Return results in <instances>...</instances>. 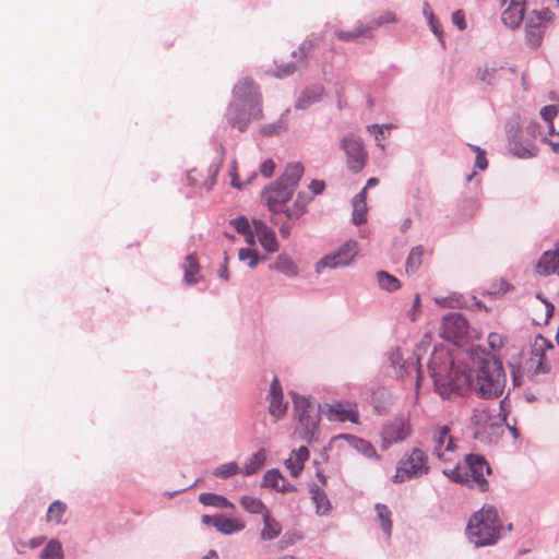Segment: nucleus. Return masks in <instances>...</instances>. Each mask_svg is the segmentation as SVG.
<instances>
[{"instance_id":"20","label":"nucleus","mask_w":559,"mask_h":559,"mask_svg":"<svg viewBox=\"0 0 559 559\" xmlns=\"http://www.w3.org/2000/svg\"><path fill=\"white\" fill-rule=\"evenodd\" d=\"M254 233L258 236L260 245L267 252H276L278 250V242L275 233L262 221H253Z\"/></svg>"},{"instance_id":"38","label":"nucleus","mask_w":559,"mask_h":559,"mask_svg":"<svg viewBox=\"0 0 559 559\" xmlns=\"http://www.w3.org/2000/svg\"><path fill=\"white\" fill-rule=\"evenodd\" d=\"M423 255L424 248L421 246H417L412 249L406 260V273H414L419 269L423 262Z\"/></svg>"},{"instance_id":"46","label":"nucleus","mask_w":559,"mask_h":559,"mask_svg":"<svg viewBox=\"0 0 559 559\" xmlns=\"http://www.w3.org/2000/svg\"><path fill=\"white\" fill-rule=\"evenodd\" d=\"M497 71H498V69L493 66H491V67L485 66L484 68H480L478 70V78L481 82L490 85L496 80Z\"/></svg>"},{"instance_id":"47","label":"nucleus","mask_w":559,"mask_h":559,"mask_svg":"<svg viewBox=\"0 0 559 559\" xmlns=\"http://www.w3.org/2000/svg\"><path fill=\"white\" fill-rule=\"evenodd\" d=\"M281 480H283L281 473L276 469H270L264 474L263 486L277 488Z\"/></svg>"},{"instance_id":"11","label":"nucleus","mask_w":559,"mask_h":559,"mask_svg":"<svg viewBox=\"0 0 559 559\" xmlns=\"http://www.w3.org/2000/svg\"><path fill=\"white\" fill-rule=\"evenodd\" d=\"M469 325L461 313L447 314L442 320L440 335L448 341L457 343L469 337Z\"/></svg>"},{"instance_id":"16","label":"nucleus","mask_w":559,"mask_h":559,"mask_svg":"<svg viewBox=\"0 0 559 559\" xmlns=\"http://www.w3.org/2000/svg\"><path fill=\"white\" fill-rule=\"evenodd\" d=\"M267 399L270 401V415L276 419L283 417L286 414L288 403L284 401L283 390L277 377H274L271 382Z\"/></svg>"},{"instance_id":"58","label":"nucleus","mask_w":559,"mask_h":559,"mask_svg":"<svg viewBox=\"0 0 559 559\" xmlns=\"http://www.w3.org/2000/svg\"><path fill=\"white\" fill-rule=\"evenodd\" d=\"M325 188V183L321 180H312L310 183V189L313 195L320 194Z\"/></svg>"},{"instance_id":"48","label":"nucleus","mask_w":559,"mask_h":559,"mask_svg":"<svg viewBox=\"0 0 559 559\" xmlns=\"http://www.w3.org/2000/svg\"><path fill=\"white\" fill-rule=\"evenodd\" d=\"M238 258L241 261L248 262L249 267L253 269L258 264V254L251 249H240Z\"/></svg>"},{"instance_id":"54","label":"nucleus","mask_w":559,"mask_h":559,"mask_svg":"<svg viewBox=\"0 0 559 559\" xmlns=\"http://www.w3.org/2000/svg\"><path fill=\"white\" fill-rule=\"evenodd\" d=\"M452 22L461 31L466 28L465 14L461 10H457V11L453 12V14H452Z\"/></svg>"},{"instance_id":"40","label":"nucleus","mask_w":559,"mask_h":559,"mask_svg":"<svg viewBox=\"0 0 559 559\" xmlns=\"http://www.w3.org/2000/svg\"><path fill=\"white\" fill-rule=\"evenodd\" d=\"M63 557L61 543L57 539H51L40 552L41 559H63Z\"/></svg>"},{"instance_id":"33","label":"nucleus","mask_w":559,"mask_h":559,"mask_svg":"<svg viewBox=\"0 0 559 559\" xmlns=\"http://www.w3.org/2000/svg\"><path fill=\"white\" fill-rule=\"evenodd\" d=\"M311 492V499L313 503L316 504L317 513L319 515H324L330 511L331 503L323 490H321L319 487H313L310 490Z\"/></svg>"},{"instance_id":"35","label":"nucleus","mask_w":559,"mask_h":559,"mask_svg":"<svg viewBox=\"0 0 559 559\" xmlns=\"http://www.w3.org/2000/svg\"><path fill=\"white\" fill-rule=\"evenodd\" d=\"M66 511L67 504L60 500H56L49 506L47 510L46 521L49 523L60 524Z\"/></svg>"},{"instance_id":"61","label":"nucleus","mask_w":559,"mask_h":559,"mask_svg":"<svg viewBox=\"0 0 559 559\" xmlns=\"http://www.w3.org/2000/svg\"><path fill=\"white\" fill-rule=\"evenodd\" d=\"M201 522L202 524L204 525H213L215 527V522H216V515L214 516H211V515H203L201 518Z\"/></svg>"},{"instance_id":"45","label":"nucleus","mask_w":559,"mask_h":559,"mask_svg":"<svg viewBox=\"0 0 559 559\" xmlns=\"http://www.w3.org/2000/svg\"><path fill=\"white\" fill-rule=\"evenodd\" d=\"M296 71L295 62L286 63L284 66H278L274 70H267L266 73L269 75L282 79L293 74Z\"/></svg>"},{"instance_id":"31","label":"nucleus","mask_w":559,"mask_h":559,"mask_svg":"<svg viewBox=\"0 0 559 559\" xmlns=\"http://www.w3.org/2000/svg\"><path fill=\"white\" fill-rule=\"evenodd\" d=\"M241 507L249 513L260 514L262 518L270 513L266 506L258 498L245 496L240 499Z\"/></svg>"},{"instance_id":"1","label":"nucleus","mask_w":559,"mask_h":559,"mask_svg":"<svg viewBox=\"0 0 559 559\" xmlns=\"http://www.w3.org/2000/svg\"><path fill=\"white\" fill-rule=\"evenodd\" d=\"M472 367L461 370L450 354L435 350L429 361L430 374L442 396L453 391H475L483 399H495L502 394L506 374L502 362L486 352L471 354Z\"/></svg>"},{"instance_id":"43","label":"nucleus","mask_w":559,"mask_h":559,"mask_svg":"<svg viewBox=\"0 0 559 559\" xmlns=\"http://www.w3.org/2000/svg\"><path fill=\"white\" fill-rule=\"evenodd\" d=\"M240 472L241 469L239 468L237 463L228 462L218 466L213 474L219 478H228Z\"/></svg>"},{"instance_id":"14","label":"nucleus","mask_w":559,"mask_h":559,"mask_svg":"<svg viewBox=\"0 0 559 559\" xmlns=\"http://www.w3.org/2000/svg\"><path fill=\"white\" fill-rule=\"evenodd\" d=\"M219 171V163H213L210 166H199L190 169L187 174V179L191 187L202 191L210 190L215 181Z\"/></svg>"},{"instance_id":"32","label":"nucleus","mask_w":559,"mask_h":559,"mask_svg":"<svg viewBox=\"0 0 559 559\" xmlns=\"http://www.w3.org/2000/svg\"><path fill=\"white\" fill-rule=\"evenodd\" d=\"M377 521L380 523L382 531L386 536H391L392 533V521H391V511L390 509L382 503H377L374 506Z\"/></svg>"},{"instance_id":"7","label":"nucleus","mask_w":559,"mask_h":559,"mask_svg":"<svg viewBox=\"0 0 559 559\" xmlns=\"http://www.w3.org/2000/svg\"><path fill=\"white\" fill-rule=\"evenodd\" d=\"M231 108L238 115V105L252 106L251 115L263 116L262 96L258 85L251 79L239 80L233 90Z\"/></svg>"},{"instance_id":"36","label":"nucleus","mask_w":559,"mask_h":559,"mask_svg":"<svg viewBox=\"0 0 559 559\" xmlns=\"http://www.w3.org/2000/svg\"><path fill=\"white\" fill-rule=\"evenodd\" d=\"M307 201L298 194L292 207L285 210V217L287 223L299 219L306 213Z\"/></svg>"},{"instance_id":"39","label":"nucleus","mask_w":559,"mask_h":559,"mask_svg":"<svg viewBox=\"0 0 559 559\" xmlns=\"http://www.w3.org/2000/svg\"><path fill=\"white\" fill-rule=\"evenodd\" d=\"M554 17V13L548 9L534 10L527 19L528 24H535L543 28Z\"/></svg>"},{"instance_id":"55","label":"nucleus","mask_w":559,"mask_h":559,"mask_svg":"<svg viewBox=\"0 0 559 559\" xmlns=\"http://www.w3.org/2000/svg\"><path fill=\"white\" fill-rule=\"evenodd\" d=\"M395 22V14L393 12H385L384 14L380 15L377 19L371 20L368 22L369 24L379 23V27L385 23Z\"/></svg>"},{"instance_id":"27","label":"nucleus","mask_w":559,"mask_h":559,"mask_svg":"<svg viewBox=\"0 0 559 559\" xmlns=\"http://www.w3.org/2000/svg\"><path fill=\"white\" fill-rule=\"evenodd\" d=\"M270 269L278 271L289 277L296 276L298 274L297 265L286 254H280L276 260L270 264Z\"/></svg>"},{"instance_id":"53","label":"nucleus","mask_w":559,"mask_h":559,"mask_svg":"<svg viewBox=\"0 0 559 559\" xmlns=\"http://www.w3.org/2000/svg\"><path fill=\"white\" fill-rule=\"evenodd\" d=\"M472 147L477 153L476 159H475V166L481 170H485L488 166V162L485 156V152L481 151L479 147H476V146H472Z\"/></svg>"},{"instance_id":"28","label":"nucleus","mask_w":559,"mask_h":559,"mask_svg":"<svg viewBox=\"0 0 559 559\" xmlns=\"http://www.w3.org/2000/svg\"><path fill=\"white\" fill-rule=\"evenodd\" d=\"M263 528L261 531V538L264 540H273L280 536L282 532L281 524L267 513L263 518Z\"/></svg>"},{"instance_id":"24","label":"nucleus","mask_w":559,"mask_h":559,"mask_svg":"<svg viewBox=\"0 0 559 559\" xmlns=\"http://www.w3.org/2000/svg\"><path fill=\"white\" fill-rule=\"evenodd\" d=\"M366 199V188L353 199V222L356 225H361L367 221L368 206Z\"/></svg>"},{"instance_id":"17","label":"nucleus","mask_w":559,"mask_h":559,"mask_svg":"<svg viewBox=\"0 0 559 559\" xmlns=\"http://www.w3.org/2000/svg\"><path fill=\"white\" fill-rule=\"evenodd\" d=\"M238 115L234 114L230 103L227 109L226 117L229 126L234 129H237L240 132H243L251 121L260 120L263 117L251 115L252 106L238 105Z\"/></svg>"},{"instance_id":"15","label":"nucleus","mask_w":559,"mask_h":559,"mask_svg":"<svg viewBox=\"0 0 559 559\" xmlns=\"http://www.w3.org/2000/svg\"><path fill=\"white\" fill-rule=\"evenodd\" d=\"M325 416L330 421L353 424L359 423V414L355 405L348 402H334L325 405Z\"/></svg>"},{"instance_id":"52","label":"nucleus","mask_w":559,"mask_h":559,"mask_svg":"<svg viewBox=\"0 0 559 559\" xmlns=\"http://www.w3.org/2000/svg\"><path fill=\"white\" fill-rule=\"evenodd\" d=\"M275 168H276V165H275L274 160L269 158V159H265L260 165V173L265 178H270L274 174Z\"/></svg>"},{"instance_id":"59","label":"nucleus","mask_w":559,"mask_h":559,"mask_svg":"<svg viewBox=\"0 0 559 559\" xmlns=\"http://www.w3.org/2000/svg\"><path fill=\"white\" fill-rule=\"evenodd\" d=\"M227 260H228V258H227V254L225 253V263L218 271V276L225 281L229 280V271L227 267Z\"/></svg>"},{"instance_id":"29","label":"nucleus","mask_w":559,"mask_h":559,"mask_svg":"<svg viewBox=\"0 0 559 559\" xmlns=\"http://www.w3.org/2000/svg\"><path fill=\"white\" fill-rule=\"evenodd\" d=\"M199 501L204 506H211L218 509H234L235 506L227 498L221 495L203 492L199 496Z\"/></svg>"},{"instance_id":"56","label":"nucleus","mask_w":559,"mask_h":559,"mask_svg":"<svg viewBox=\"0 0 559 559\" xmlns=\"http://www.w3.org/2000/svg\"><path fill=\"white\" fill-rule=\"evenodd\" d=\"M368 129H369L370 132L374 133V139L378 142V145L383 146L381 144V141L384 139L383 127H379L377 124H373V126L368 127Z\"/></svg>"},{"instance_id":"49","label":"nucleus","mask_w":559,"mask_h":559,"mask_svg":"<svg viewBox=\"0 0 559 559\" xmlns=\"http://www.w3.org/2000/svg\"><path fill=\"white\" fill-rule=\"evenodd\" d=\"M557 112H558V110H557L556 106H552V105L545 106L540 110V116L548 123L551 132H552V128H554L552 120L557 116Z\"/></svg>"},{"instance_id":"23","label":"nucleus","mask_w":559,"mask_h":559,"mask_svg":"<svg viewBox=\"0 0 559 559\" xmlns=\"http://www.w3.org/2000/svg\"><path fill=\"white\" fill-rule=\"evenodd\" d=\"M304 175V166L301 163H290L285 167L284 174L276 180L282 181L284 186L295 191L299 180Z\"/></svg>"},{"instance_id":"60","label":"nucleus","mask_w":559,"mask_h":559,"mask_svg":"<svg viewBox=\"0 0 559 559\" xmlns=\"http://www.w3.org/2000/svg\"><path fill=\"white\" fill-rule=\"evenodd\" d=\"M45 539H46V538H45V537H43V536H40V537H34V538H32V539H29V540H28L27 546H28L29 548H33V549H34V548H37V547L41 546V545L45 543Z\"/></svg>"},{"instance_id":"41","label":"nucleus","mask_w":559,"mask_h":559,"mask_svg":"<svg viewBox=\"0 0 559 559\" xmlns=\"http://www.w3.org/2000/svg\"><path fill=\"white\" fill-rule=\"evenodd\" d=\"M412 370L416 372V386L418 388L421 378V370L419 359L415 356H413L407 364L403 361L399 367V372L401 376L409 374Z\"/></svg>"},{"instance_id":"2","label":"nucleus","mask_w":559,"mask_h":559,"mask_svg":"<svg viewBox=\"0 0 559 559\" xmlns=\"http://www.w3.org/2000/svg\"><path fill=\"white\" fill-rule=\"evenodd\" d=\"M501 527L496 508L485 506L469 519L466 533L469 540L480 547L495 544Z\"/></svg>"},{"instance_id":"10","label":"nucleus","mask_w":559,"mask_h":559,"mask_svg":"<svg viewBox=\"0 0 559 559\" xmlns=\"http://www.w3.org/2000/svg\"><path fill=\"white\" fill-rule=\"evenodd\" d=\"M358 253L355 240H347L337 251L326 254L317 263V272L323 267L336 269L349 265Z\"/></svg>"},{"instance_id":"9","label":"nucleus","mask_w":559,"mask_h":559,"mask_svg":"<svg viewBox=\"0 0 559 559\" xmlns=\"http://www.w3.org/2000/svg\"><path fill=\"white\" fill-rule=\"evenodd\" d=\"M555 352L554 345L543 335L535 336L528 359L530 369L534 372H546L550 369V356Z\"/></svg>"},{"instance_id":"64","label":"nucleus","mask_w":559,"mask_h":559,"mask_svg":"<svg viewBox=\"0 0 559 559\" xmlns=\"http://www.w3.org/2000/svg\"><path fill=\"white\" fill-rule=\"evenodd\" d=\"M402 355L400 354V352H395L391 355V360H392V364L394 366H396L397 364H400V361L402 360Z\"/></svg>"},{"instance_id":"8","label":"nucleus","mask_w":559,"mask_h":559,"mask_svg":"<svg viewBox=\"0 0 559 559\" xmlns=\"http://www.w3.org/2000/svg\"><path fill=\"white\" fill-rule=\"evenodd\" d=\"M432 454L442 462H453L456 457L457 445L448 425L436 426L432 429Z\"/></svg>"},{"instance_id":"57","label":"nucleus","mask_w":559,"mask_h":559,"mask_svg":"<svg viewBox=\"0 0 559 559\" xmlns=\"http://www.w3.org/2000/svg\"><path fill=\"white\" fill-rule=\"evenodd\" d=\"M229 176L231 178V186L240 189L242 185L238 179L237 167L235 162L233 163L231 168L229 170Z\"/></svg>"},{"instance_id":"30","label":"nucleus","mask_w":559,"mask_h":559,"mask_svg":"<svg viewBox=\"0 0 559 559\" xmlns=\"http://www.w3.org/2000/svg\"><path fill=\"white\" fill-rule=\"evenodd\" d=\"M337 438H344L348 440L353 448L364 453L367 457H379L376 449L369 441L349 435H341Z\"/></svg>"},{"instance_id":"51","label":"nucleus","mask_w":559,"mask_h":559,"mask_svg":"<svg viewBox=\"0 0 559 559\" xmlns=\"http://www.w3.org/2000/svg\"><path fill=\"white\" fill-rule=\"evenodd\" d=\"M230 223L239 234L246 235L251 230L248 219L243 216L237 217Z\"/></svg>"},{"instance_id":"62","label":"nucleus","mask_w":559,"mask_h":559,"mask_svg":"<svg viewBox=\"0 0 559 559\" xmlns=\"http://www.w3.org/2000/svg\"><path fill=\"white\" fill-rule=\"evenodd\" d=\"M429 23H430V27H431L432 32L440 38L442 33H441L437 22H435V20L432 19V15H430V22Z\"/></svg>"},{"instance_id":"22","label":"nucleus","mask_w":559,"mask_h":559,"mask_svg":"<svg viewBox=\"0 0 559 559\" xmlns=\"http://www.w3.org/2000/svg\"><path fill=\"white\" fill-rule=\"evenodd\" d=\"M309 455L308 448L304 445L290 453L289 457L285 461V466L292 476L297 477L300 474Z\"/></svg>"},{"instance_id":"6","label":"nucleus","mask_w":559,"mask_h":559,"mask_svg":"<svg viewBox=\"0 0 559 559\" xmlns=\"http://www.w3.org/2000/svg\"><path fill=\"white\" fill-rule=\"evenodd\" d=\"M429 469L427 453L419 448H414L397 462L393 481L404 483L413 478H419L428 474Z\"/></svg>"},{"instance_id":"63","label":"nucleus","mask_w":559,"mask_h":559,"mask_svg":"<svg viewBox=\"0 0 559 559\" xmlns=\"http://www.w3.org/2000/svg\"><path fill=\"white\" fill-rule=\"evenodd\" d=\"M545 308H546V312H545V321H547L549 318L552 317V313H554V306L550 302H547L545 301Z\"/></svg>"},{"instance_id":"34","label":"nucleus","mask_w":559,"mask_h":559,"mask_svg":"<svg viewBox=\"0 0 559 559\" xmlns=\"http://www.w3.org/2000/svg\"><path fill=\"white\" fill-rule=\"evenodd\" d=\"M185 280L188 284H195L198 282L197 274L199 273L200 266L198 259L193 254H189L185 259Z\"/></svg>"},{"instance_id":"25","label":"nucleus","mask_w":559,"mask_h":559,"mask_svg":"<svg viewBox=\"0 0 559 559\" xmlns=\"http://www.w3.org/2000/svg\"><path fill=\"white\" fill-rule=\"evenodd\" d=\"M246 527L241 519H230L224 515H216L215 528L225 535L242 531Z\"/></svg>"},{"instance_id":"50","label":"nucleus","mask_w":559,"mask_h":559,"mask_svg":"<svg viewBox=\"0 0 559 559\" xmlns=\"http://www.w3.org/2000/svg\"><path fill=\"white\" fill-rule=\"evenodd\" d=\"M420 313H421V299H420V295L416 294L414 301H413V307L408 310L407 317L409 318L411 321L415 322L419 318Z\"/></svg>"},{"instance_id":"37","label":"nucleus","mask_w":559,"mask_h":559,"mask_svg":"<svg viewBox=\"0 0 559 559\" xmlns=\"http://www.w3.org/2000/svg\"><path fill=\"white\" fill-rule=\"evenodd\" d=\"M379 286L386 292H395L401 287L400 281L385 271H379L376 274Z\"/></svg>"},{"instance_id":"26","label":"nucleus","mask_w":559,"mask_h":559,"mask_svg":"<svg viewBox=\"0 0 559 559\" xmlns=\"http://www.w3.org/2000/svg\"><path fill=\"white\" fill-rule=\"evenodd\" d=\"M266 461V451L264 449H260L258 452L253 453L241 469V473L249 476L258 473L265 464Z\"/></svg>"},{"instance_id":"4","label":"nucleus","mask_w":559,"mask_h":559,"mask_svg":"<svg viewBox=\"0 0 559 559\" xmlns=\"http://www.w3.org/2000/svg\"><path fill=\"white\" fill-rule=\"evenodd\" d=\"M444 473L454 481L468 484L471 488H476L480 491L489 489V483L486 476L491 473V468L487 461L479 456L469 454L465 459V465H456L453 469Z\"/></svg>"},{"instance_id":"12","label":"nucleus","mask_w":559,"mask_h":559,"mask_svg":"<svg viewBox=\"0 0 559 559\" xmlns=\"http://www.w3.org/2000/svg\"><path fill=\"white\" fill-rule=\"evenodd\" d=\"M341 147L346 154L348 168L354 173L361 171L368 156L361 140L354 135L345 136L341 142Z\"/></svg>"},{"instance_id":"42","label":"nucleus","mask_w":559,"mask_h":559,"mask_svg":"<svg viewBox=\"0 0 559 559\" xmlns=\"http://www.w3.org/2000/svg\"><path fill=\"white\" fill-rule=\"evenodd\" d=\"M543 39V28L535 24L526 23V41L532 47L540 45Z\"/></svg>"},{"instance_id":"5","label":"nucleus","mask_w":559,"mask_h":559,"mask_svg":"<svg viewBox=\"0 0 559 559\" xmlns=\"http://www.w3.org/2000/svg\"><path fill=\"white\" fill-rule=\"evenodd\" d=\"M295 413L298 418V425L295 433L307 442H312L317 439L319 431V424L321 420L320 405L310 401L308 397L300 395H293Z\"/></svg>"},{"instance_id":"21","label":"nucleus","mask_w":559,"mask_h":559,"mask_svg":"<svg viewBox=\"0 0 559 559\" xmlns=\"http://www.w3.org/2000/svg\"><path fill=\"white\" fill-rule=\"evenodd\" d=\"M379 27V23L374 24H359L352 31L336 29L335 36L343 41H355L360 38H371L373 31Z\"/></svg>"},{"instance_id":"13","label":"nucleus","mask_w":559,"mask_h":559,"mask_svg":"<svg viewBox=\"0 0 559 559\" xmlns=\"http://www.w3.org/2000/svg\"><path fill=\"white\" fill-rule=\"evenodd\" d=\"M412 432L409 415H400L383 427V443L390 445L403 442L411 437Z\"/></svg>"},{"instance_id":"19","label":"nucleus","mask_w":559,"mask_h":559,"mask_svg":"<svg viewBox=\"0 0 559 559\" xmlns=\"http://www.w3.org/2000/svg\"><path fill=\"white\" fill-rule=\"evenodd\" d=\"M471 423L475 428V438H478L484 433L490 432L496 425V417L486 408H476Z\"/></svg>"},{"instance_id":"44","label":"nucleus","mask_w":559,"mask_h":559,"mask_svg":"<svg viewBox=\"0 0 559 559\" xmlns=\"http://www.w3.org/2000/svg\"><path fill=\"white\" fill-rule=\"evenodd\" d=\"M312 48L313 43L310 40H306L298 47L297 50H294L292 55L296 62L302 63L309 57Z\"/></svg>"},{"instance_id":"3","label":"nucleus","mask_w":559,"mask_h":559,"mask_svg":"<svg viewBox=\"0 0 559 559\" xmlns=\"http://www.w3.org/2000/svg\"><path fill=\"white\" fill-rule=\"evenodd\" d=\"M293 194L294 190L284 186L282 181H275L262 192V199L272 214L271 222L273 225L278 226L280 235L283 238H288L293 229V224L284 222L282 217V214L285 215L286 204Z\"/></svg>"},{"instance_id":"18","label":"nucleus","mask_w":559,"mask_h":559,"mask_svg":"<svg viewBox=\"0 0 559 559\" xmlns=\"http://www.w3.org/2000/svg\"><path fill=\"white\" fill-rule=\"evenodd\" d=\"M525 2L520 0H511L501 14L503 24L512 29L518 28L524 19Z\"/></svg>"}]
</instances>
